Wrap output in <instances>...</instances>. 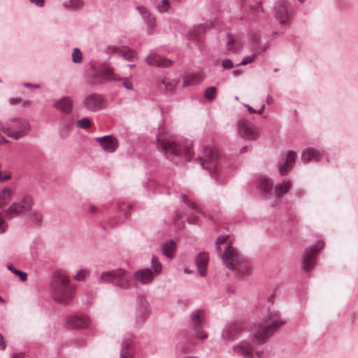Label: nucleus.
Returning <instances> with one entry per match:
<instances>
[{
    "instance_id": "obj_51",
    "label": "nucleus",
    "mask_w": 358,
    "mask_h": 358,
    "mask_svg": "<svg viewBox=\"0 0 358 358\" xmlns=\"http://www.w3.org/2000/svg\"><path fill=\"white\" fill-rule=\"evenodd\" d=\"M222 65L225 69H230L233 67V63L231 60L228 58H226L222 61Z\"/></svg>"
},
{
    "instance_id": "obj_28",
    "label": "nucleus",
    "mask_w": 358,
    "mask_h": 358,
    "mask_svg": "<svg viewBox=\"0 0 358 358\" xmlns=\"http://www.w3.org/2000/svg\"><path fill=\"white\" fill-rule=\"evenodd\" d=\"M162 254L168 259H173L175 256L176 245L173 240L166 241L161 245Z\"/></svg>"
},
{
    "instance_id": "obj_36",
    "label": "nucleus",
    "mask_w": 358,
    "mask_h": 358,
    "mask_svg": "<svg viewBox=\"0 0 358 358\" xmlns=\"http://www.w3.org/2000/svg\"><path fill=\"white\" fill-rule=\"evenodd\" d=\"M171 7L169 0H159L157 5V10L159 13H166Z\"/></svg>"
},
{
    "instance_id": "obj_2",
    "label": "nucleus",
    "mask_w": 358,
    "mask_h": 358,
    "mask_svg": "<svg viewBox=\"0 0 358 358\" xmlns=\"http://www.w3.org/2000/svg\"><path fill=\"white\" fill-rule=\"evenodd\" d=\"M215 249L222 263L228 268L234 271L238 278L243 279L250 275V262L241 256L228 242V236L220 235L217 238Z\"/></svg>"
},
{
    "instance_id": "obj_17",
    "label": "nucleus",
    "mask_w": 358,
    "mask_h": 358,
    "mask_svg": "<svg viewBox=\"0 0 358 358\" xmlns=\"http://www.w3.org/2000/svg\"><path fill=\"white\" fill-rule=\"evenodd\" d=\"M206 324L205 312L201 309L192 311L189 315V326L194 329L202 328Z\"/></svg>"
},
{
    "instance_id": "obj_37",
    "label": "nucleus",
    "mask_w": 358,
    "mask_h": 358,
    "mask_svg": "<svg viewBox=\"0 0 358 358\" xmlns=\"http://www.w3.org/2000/svg\"><path fill=\"white\" fill-rule=\"evenodd\" d=\"M7 268L11 271L12 273H15L16 275H18L21 280L24 281L27 278V273L25 272H23L22 271L16 269L12 264H8Z\"/></svg>"
},
{
    "instance_id": "obj_40",
    "label": "nucleus",
    "mask_w": 358,
    "mask_h": 358,
    "mask_svg": "<svg viewBox=\"0 0 358 358\" xmlns=\"http://www.w3.org/2000/svg\"><path fill=\"white\" fill-rule=\"evenodd\" d=\"M217 89L215 87H208L205 91V98L210 101H213L216 96Z\"/></svg>"
},
{
    "instance_id": "obj_35",
    "label": "nucleus",
    "mask_w": 358,
    "mask_h": 358,
    "mask_svg": "<svg viewBox=\"0 0 358 358\" xmlns=\"http://www.w3.org/2000/svg\"><path fill=\"white\" fill-rule=\"evenodd\" d=\"M151 266L154 275H159L162 271V264L157 257H152L151 259Z\"/></svg>"
},
{
    "instance_id": "obj_59",
    "label": "nucleus",
    "mask_w": 358,
    "mask_h": 358,
    "mask_svg": "<svg viewBox=\"0 0 358 358\" xmlns=\"http://www.w3.org/2000/svg\"><path fill=\"white\" fill-rule=\"evenodd\" d=\"M9 141L3 136L0 134V144L8 143Z\"/></svg>"
},
{
    "instance_id": "obj_14",
    "label": "nucleus",
    "mask_w": 358,
    "mask_h": 358,
    "mask_svg": "<svg viewBox=\"0 0 358 358\" xmlns=\"http://www.w3.org/2000/svg\"><path fill=\"white\" fill-rule=\"evenodd\" d=\"M136 323L140 324L150 313L149 303L144 295H138L136 300Z\"/></svg>"
},
{
    "instance_id": "obj_49",
    "label": "nucleus",
    "mask_w": 358,
    "mask_h": 358,
    "mask_svg": "<svg viewBox=\"0 0 358 358\" xmlns=\"http://www.w3.org/2000/svg\"><path fill=\"white\" fill-rule=\"evenodd\" d=\"M7 224L2 215V213H0V234H3L6 231L7 229Z\"/></svg>"
},
{
    "instance_id": "obj_25",
    "label": "nucleus",
    "mask_w": 358,
    "mask_h": 358,
    "mask_svg": "<svg viewBox=\"0 0 358 358\" xmlns=\"http://www.w3.org/2000/svg\"><path fill=\"white\" fill-rule=\"evenodd\" d=\"M208 263V254L205 252H200L195 258V264L199 275L204 276L206 273V266Z\"/></svg>"
},
{
    "instance_id": "obj_13",
    "label": "nucleus",
    "mask_w": 358,
    "mask_h": 358,
    "mask_svg": "<svg viewBox=\"0 0 358 358\" xmlns=\"http://www.w3.org/2000/svg\"><path fill=\"white\" fill-rule=\"evenodd\" d=\"M238 131L241 136L249 141H256L259 137V131L252 123L245 120L238 124Z\"/></svg>"
},
{
    "instance_id": "obj_52",
    "label": "nucleus",
    "mask_w": 358,
    "mask_h": 358,
    "mask_svg": "<svg viewBox=\"0 0 358 358\" xmlns=\"http://www.w3.org/2000/svg\"><path fill=\"white\" fill-rule=\"evenodd\" d=\"M121 80H122V85L124 87L129 90H131L133 89V84L131 81L126 78H122Z\"/></svg>"
},
{
    "instance_id": "obj_21",
    "label": "nucleus",
    "mask_w": 358,
    "mask_h": 358,
    "mask_svg": "<svg viewBox=\"0 0 358 358\" xmlns=\"http://www.w3.org/2000/svg\"><path fill=\"white\" fill-rule=\"evenodd\" d=\"M67 324L71 329L86 328L90 325V319L85 315H73L67 319Z\"/></svg>"
},
{
    "instance_id": "obj_15",
    "label": "nucleus",
    "mask_w": 358,
    "mask_h": 358,
    "mask_svg": "<svg viewBox=\"0 0 358 358\" xmlns=\"http://www.w3.org/2000/svg\"><path fill=\"white\" fill-rule=\"evenodd\" d=\"M96 141L99 143L102 149L108 153L114 152L119 145L117 139L111 135L98 137L96 138Z\"/></svg>"
},
{
    "instance_id": "obj_7",
    "label": "nucleus",
    "mask_w": 358,
    "mask_h": 358,
    "mask_svg": "<svg viewBox=\"0 0 358 358\" xmlns=\"http://www.w3.org/2000/svg\"><path fill=\"white\" fill-rule=\"evenodd\" d=\"M203 169L208 170L211 178L217 181L220 177L218 173L219 155L217 150L213 147H206L203 149V157L196 159Z\"/></svg>"
},
{
    "instance_id": "obj_18",
    "label": "nucleus",
    "mask_w": 358,
    "mask_h": 358,
    "mask_svg": "<svg viewBox=\"0 0 358 358\" xmlns=\"http://www.w3.org/2000/svg\"><path fill=\"white\" fill-rule=\"evenodd\" d=\"M137 10L144 22L148 26V33L152 34L156 26V20L155 16L144 6L138 5L137 6Z\"/></svg>"
},
{
    "instance_id": "obj_6",
    "label": "nucleus",
    "mask_w": 358,
    "mask_h": 358,
    "mask_svg": "<svg viewBox=\"0 0 358 358\" xmlns=\"http://www.w3.org/2000/svg\"><path fill=\"white\" fill-rule=\"evenodd\" d=\"M0 127L6 135L15 140L27 136L31 129L29 122L20 117L10 118L5 123L0 121Z\"/></svg>"
},
{
    "instance_id": "obj_33",
    "label": "nucleus",
    "mask_w": 358,
    "mask_h": 358,
    "mask_svg": "<svg viewBox=\"0 0 358 358\" xmlns=\"http://www.w3.org/2000/svg\"><path fill=\"white\" fill-rule=\"evenodd\" d=\"M100 72L103 78L106 80H117L113 69L108 65H103Z\"/></svg>"
},
{
    "instance_id": "obj_30",
    "label": "nucleus",
    "mask_w": 358,
    "mask_h": 358,
    "mask_svg": "<svg viewBox=\"0 0 358 358\" xmlns=\"http://www.w3.org/2000/svg\"><path fill=\"white\" fill-rule=\"evenodd\" d=\"M207 25H208V24H200L194 26L188 31L187 34H188L189 38L191 40L195 39L201 34H202L205 31L206 26H207Z\"/></svg>"
},
{
    "instance_id": "obj_53",
    "label": "nucleus",
    "mask_w": 358,
    "mask_h": 358,
    "mask_svg": "<svg viewBox=\"0 0 358 358\" xmlns=\"http://www.w3.org/2000/svg\"><path fill=\"white\" fill-rule=\"evenodd\" d=\"M7 343L3 336L0 333V350H4L6 348Z\"/></svg>"
},
{
    "instance_id": "obj_1",
    "label": "nucleus",
    "mask_w": 358,
    "mask_h": 358,
    "mask_svg": "<svg viewBox=\"0 0 358 358\" xmlns=\"http://www.w3.org/2000/svg\"><path fill=\"white\" fill-rule=\"evenodd\" d=\"M156 138L157 148L173 164H178L191 160L192 143L190 140L173 136L164 129H162L157 134Z\"/></svg>"
},
{
    "instance_id": "obj_56",
    "label": "nucleus",
    "mask_w": 358,
    "mask_h": 358,
    "mask_svg": "<svg viewBox=\"0 0 358 358\" xmlns=\"http://www.w3.org/2000/svg\"><path fill=\"white\" fill-rule=\"evenodd\" d=\"M21 99L19 97H11L9 99L8 102L10 105H15L20 102Z\"/></svg>"
},
{
    "instance_id": "obj_34",
    "label": "nucleus",
    "mask_w": 358,
    "mask_h": 358,
    "mask_svg": "<svg viewBox=\"0 0 358 358\" xmlns=\"http://www.w3.org/2000/svg\"><path fill=\"white\" fill-rule=\"evenodd\" d=\"M12 196V192L9 188H4L0 192V208L6 206Z\"/></svg>"
},
{
    "instance_id": "obj_4",
    "label": "nucleus",
    "mask_w": 358,
    "mask_h": 358,
    "mask_svg": "<svg viewBox=\"0 0 358 358\" xmlns=\"http://www.w3.org/2000/svg\"><path fill=\"white\" fill-rule=\"evenodd\" d=\"M50 289L52 299L56 303L66 306L73 301L75 288L62 273L56 272L53 275Z\"/></svg>"
},
{
    "instance_id": "obj_31",
    "label": "nucleus",
    "mask_w": 358,
    "mask_h": 358,
    "mask_svg": "<svg viewBox=\"0 0 358 358\" xmlns=\"http://www.w3.org/2000/svg\"><path fill=\"white\" fill-rule=\"evenodd\" d=\"M120 358H133V352L130 343L124 339L122 343V348L120 352Z\"/></svg>"
},
{
    "instance_id": "obj_62",
    "label": "nucleus",
    "mask_w": 358,
    "mask_h": 358,
    "mask_svg": "<svg viewBox=\"0 0 358 358\" xmlns=\"http://www.w3.org/2000/svg\"><path fill=\"white\" fill-rule=\"evenodd\" d=\"M273 102V96L271 95H268L266 97V103L268 104H271Z\"/></svg>"
},
{
    "instance_id": "obj_19",
    "label": "nucleus",
    "mask_w": 358,
    "mask_h": 358,
    "mask_svg": "<svg viewBox=\"0 0 358 358\" xmlns=\"http://www.w3.org/2000/svg\"><path fill=\"white\" fill-rule=\"evenodd\" d=\"M134 278L138 283L145 285L151 282L154 280L155 275L150 268H146L135 271Z\"/></svg>"
},
{
    "instance_id": "obj_3",
    "label": "nucleus",
    "mask_w": 358,
    "mask_h": 358,
    "mask_svg": "<svg viewBox=\"0 0 358 358\" xmlns=\"http://www.w3.org/2000/svg\"><path fill=\"white\" fill-rule=\"evenodd\" d=\"M286 324L280 313L275 310H268L267 315L260 322L255 323L250 329L256 344H264L276 330Z\"/></svg>"
},
{
    "instance_id": "obj_8",
    "label": "nucleus",
    "mask_w": 358,
    "mask_h": 358,
    "mask_svg": "<svg viewBox=\"0 0 358 358\" xmlns=\"http://www.w3.org/2000/svg\"><path fill=\"white\" fill-rule=\"evenodd\" d=\"M324 248V242L322 240L318 241L315 244L306 248L303 256V269L308 272L311 271L316 265L317 256Z\"/></svg>"
},
{
    "instance_id": "obj_57",
    "label": "nucleus",
    "mask_w": 358,
    "mask_h": 358,
    "mask_svg": "<svg viewBox=\"0 0 358 358\" xmlns=\"http://www.w3.org/2000/svg\"><path fill=\"white\" fill-rule=\"evenodd\" d=\"M244 106L248 109V112L250 114H255L257 112V110L254 109L252 106H250L249 104H244Z\"/></svg>"
},
{
    "instance_id": "obj_9",
    "label": "nucleus",
    "mask_w": 358,
    "mask_h": 358,
    "mask_svg": "<svg viewBox=\"0 0 358 358\" xmlns=\"http://www.w3.org/2000/svg\"><path fill=\"white\" fill-rule=\"evenodd\" d=\"M34 205V200L31 195L23 196L20 202L13 203L8 208L5 210L6 215L9 218H13L24 212L29 211Z\"/></svg>"
},
{
    "instance_id": "obj_41",
    "label": "nucleus",
    "mask_w": 358,
    "mask_h": 358,
    "mask_svg": "<svg viewBox=\"0 0 358 358\" xmlns=\"http://www.w3.org/2000/svg\"><path fill=\"white\" fill-rule=\"evenodd\" d=\"M162 84L164 86V89L166 92H173L178 84V81L172 80L171 81H162Z\"/></svg>"
},
{
    "instance_id": "obj_58",
    "label": "nucleus",
    "mask_w": 358,
    "mask_h": 358,
    "mask_svg": "<svg viewBox=\"0 0 358 358\" xmlns=\"http://www.w3.org/2000/svg\"><path fill=\"white\" fill-rule=\"evenodd\" d=\"M175 214H176V215H175V216H174V217H173V222H176V220H180V219L182 217V215H181V213H180L179 212L176 211Z\"/></svg>"
},
{
    "instance_id": "obj_39",
    "label": "nucleus",
    "mask_w": 358,
    "mask_h": 358,
    "mask_svg": "<svg viewBox=\"0 0 358 358\" xmlns=\"http://www.w3.org/2000/svg\"><path fill=\"white\" fill-rule=\"evenodd\" d=\"M72 61L76 64H80L83 61V53L78 48H75L73 50Z\"/></svg>"
},
{
    "instance_id": "obj_63",
    "label": "nucleus",
    "mask_w": 358,
    "mask_h": 358,
    "mask_svg": "<svg viewBox=\"0 0 358 358\" xmlns=\"http://www.w3.org/2000/svg\"><path fill=\"white\" fill-rule=\"evenodd\" d=\"M10 178H11V176H10V174L6 175V176H2V178H1V182L5 181V180H9Z\"/></svg>"
},
{
    "instance_id": "obj_61",
    "label": "nucleus",
    "mask_w": 358,
    "mask_h": 358,
    "mask_svg": "<svg viewBox=\"0 0 358 358\" xmlns=\"http://www.w3.org/2000/svg\"><path fill=\"white\" fill-rule=\"evenodd\" d=\"M265 109V105L263 104L262 106H261V108L258 110H257L256 113L259 114V115H262L263 113H264V110Z\"/></svg>"
},
{
    "instance_id": "obj_5",
    "label": "nucleus",
    "mask_w": 358,
    "mask_h": 358,
    "mask_svg": "<svg viewBox=\"0 0 358 358\" xmlns=\"http://www.w3.org/2000/svg\"><path fill=\"white\" fill-rule=\"evenodd\" d=\"M131 278L128 271L118 268L102 272L97 281L99 284H113L119 289L126 290L131 287Z\"/></svg>"
},
{
    "instance_id": "obj_11",
    "label": "nucleus",
    "mask_w": 358,
    "mask_h": 358,
    "mask_svg": "<svg viewBox=\"0 0 358 358\" xmlns=\"http://www.w3.org/2000/svg\"><path fill=\"white\" fill-rule=\"evenodd\" d=\"M107 106L106 98L99 94H87L83 101V106L90 112H96L105 108Z\"/></svg>"
},
{
    "instance_id": "obj_38",
    "label": "nucleus",
    "mask_w": 358,
    "mask_h": 358,
    "mask_svg": "<svg viewBox=\"0 0 358 358\" xmlns=\"http://www.w3.org/2000/svg\"><path fill=\"white\" fill-rule=\"evenodd\" d=\"M90 273V271L87 268H81L78 271L77 273L73 276V279L77 281H82Z\"/></svg>"
},
{
    "instance_id": "obj_29",
    "label": "nucleus",
    "mask_w": 358,
    "mask_h": 358,
    "mask_svg": "<svg viewBox=\"0 0 358 358\" xmlns=\"http://www.w3.org/2000/svg\"><path fill=\"white\" fill-rule=\"evenodd\" d=\"M292 186V182L288 180H283L276 185L273 188V194L277 197H281L287 193Z\"/></svg>"
},
{
    "instance_id": "obj_22",
    "label": "nucleus",
    "mask_w": 358,
    "mask_h": 358,
    "mask_svg": "<svg viewBox=\"0 0 358 358\" xmlns=\"http://www.w3.org/2000/svg\"><path fill=\"white\" fill-rule=\"evenodd\" d=\"M181 199L182 201L187 205V206L189 208L190 210V215L187 217L188 222L189 223L195 224L196 223V219L198 217V214H203L200 211V210L196 206V203L189 200L187 195L182 194L181 195Z\"/></svg>"
},
{
    "instance_id": "obj_32",
    "label": "nucleus",
    "mask_w": 358,
    "mask_h": 358,
    "mask_svg": "<svg viewBox=\"0 0 358 358\" xmlns=\"http://www.w3.org/2000/svg\"><path fill=\"white\" fill-rule=\"evenodd\" d=\"M44 243L41 239H34L30 246L31 255L34 257H37L39 254V252L44 249Z\"/></svg>"
},
{
    "instance_id": "obj_27",
    "label": "nucleus",
    "mask_w": 358,
    "mask_h": 358,
    "mask_svg": "<svg viewBox=\"0 0 358 358\" xmlns=\"http://www.w3.org/2000/svg\"><path fill=\"white\" fill-rule=\"evenodd\" d=\"M55 107L63 113L69 114L73 109V102L71 98L64 96L55 104Z\"/></svg>"
},
{
    "instance_id": "obj_46",
    "label": "nucleus",
    "mask_w": 358,
    "mask_h": 358,
    "mask_svg": "<svg viewBox=\"0 0 358 358\" xmlns=\"http://www.w3.org/2000/svg\"><path fill=\"white\" fill-rule=\"evenodd\" d=\"M296 159V153L295 152L292 150L288 151L285 156V160L284 162H287V164L294 162Z\"/></svg>"
},
{
    "instance_id": "obj_54",
    "label": "nucleus",
    "mask_w": 358,
    "mask_h": 358,
    "mask_svg": "<svg viewBox=\"0 0 358 358\" xmlns=\"http://www.w3.org/2000/svg\"><path fill=\"white\" fill-rule=\"evenodd\" d=\"M29 1L38 7H43L45 4V0H29Z\"/></svg>"
},
{
    "instance_id": "obj_43",
    "label": "nucleus",
    "mask_w": 358,
    "mask_h": 358,
    "mask_svg": "<svg viewBox=\"0 0 358 358\" xmlns=\"http://www.w3.org/2000/svg\"><path fill=\"white\" fill-rule=\"evenodd\" d=\"M227 50L229 51H235L238 48V45L234 41V40L232 38V36L229 33L227 34Z\"/></svg>"
},
{
    "instance_id": "obj_50",
    "label": "nucleus",
    "mask_w": 358,
    "mask_h": 358,
    "mask_svg": "<svg viewBox=\"0 0 358 358\" xmlns=\"http://www.w3.org/2000/svg\"><path fill=\"white\" fill-rule=\"evenodd\" d=\"M195 336L200 340L206 339L208 337V334L206 331L199 330V329H195Z\"/></svg>"
},
{
    "instance_id": "obj_12",
    "label": "nucleus",
    "mask_w": 358,
    "mask_h": 358,
    "mask_svg": "<svg viewBox=\"0 0 358 358\" xmlns=\"http://www.w3.org/2000/svg\"><path fill=\"white\" fill-rule=\"evenodd\" d=\"M252 336V341H241L234 345L232 350L234 355L243 358H252L254 356V347L259 345L254 342V337Z\"/></svg>"
},
{
    "instance_id": "obj_20",
    "label": "nucleus",
    "mask_w": 358,
    "mask_h": 358,
    "mask_svg": "<svg viewBox=\"0 0 358 358\" xmlns=\"http://www.w3.org/2000/svg\"><path fill=\"white\" fill-rule=\"evenodd\" d=\"M242 327L238 322L227 324L222 332V337L225 340H234L241 331Z\"/></svg>"
},
{
    "instance_id": "obj_23",
    "label": "nucleus",
    "mask_w": 358,
    "mask_h": 358,
    "mask_svg": "<svg viewBox=\"0 0 358 358\" xmlns=\"http://www.w3.org/2000/svg\"><path fill=\"white\" fill-rule=\"evenodd\" d=\"M261 192L266 197H271L273 194V180L267 176H261L258 180Z\"/></svg>"
},
{
    "instance_id": "obj_26",
    "label": "nucleus",
    "mask_w": 358,
    "mask_h": 358,
    "mask_svg": "<svg viewBox=\"0 0 358 358\" xmlns=\"http://www.w3.org/2000/svg\"><path fill=\"white\" fill-rule=\"evenodd\" d=\"M203 80L202 72L191 73L183 78V87L199 84Z\"/></svg>"
},
{
    "instance_id": "obj_48",
    "label": "nucleus",
    "mask_w": 358,
    "mask_h": 358,
    "mask_svg": "<svg viewBox=\"0 0 358 358\" xmlns=\"http://www.w3.org/2000/svg\"><path fill=\"white\" fill-rule=\"evenodd\" d=\"M255 57H256L255 54L245 57L243 58V59L242 60V62L241 63H239L238 65H240V64L245 65V64L252 63L255 60Z\"/></svg>"
},
{
    "instance_id": "obj_44",
    "label": "nucleus",
    "mask_w": 358,
    "mask_h": 358,
    "mask_svg": "<svg viewBox=\"0 0 358 358\" xmlns=\"http://www.w3.org/2000/svg\"><path fill=\"white\" fill-rule=\"evenodd\" d=\"M90 126V120L87 117L78 120L76 122V127L78 128L88 129Z\"/></svg>"
},
{
    "instance_id": "obj_47",
    "label": "nucleus",
    "mask_w": 358,
    "mask_h": 358,
    "mask_svg": "<svg viewBox=\"0 0 358 358\" xmlns=\"http://www.w3.org/2000/svg\"><path fill=\"white\" fill-rule=\"evenodd\" d=\"M68 3L69 4L71 8H80L83 6V0H69Z\"/></svg>"
},
{
    "instance_id": "obj_16",
    "label": "nucleus",
    "mask_w": 358,
    "mask_h": 358,
    "mask_svg": "<svg viewBox=\"0 0 358 358\" xmlns=\"http://www.w3.org/2000/svg\"><path fill=\"white\" fill-rule=\"evenodd\" d=\"M325 155V152L322 149H317L315 148H306L301 152V159L303 162H319Z\"/></svg>"
},
{
    "instance_id": "obj_10",
    "label": "nucleus",
    "mask_w": 358,
    "mask_h": 358,
    "mask_svg": "<svg viewBox=\"0 0 358 358\" xmlns=\"http://www.w3.org/2000/svg\"><path fill=\"white\" fill-rule=\"evenodd\" d=\"M275 14L280 23L287 24L292 19L294 10L288 0H278L275 6Z\"/></svg>"
},
{
    "instance_id": "obj_45",
    "label": "nucleus",
    "mask_w": 358,
    "mask_h": 358,
    "mask_svg": "<svg viewBox=\"0 0 358 358\" xmlns=\"http://www.w3.org/2000/svg\"><path fill=\"white\" fill-rule=\"evenodd\" d=\"M127 61H134L136 59V53L132 50H128L120 55Z\"/></svg>"
},
{
    "instance_id": "obj_64",
    "label": "nucleus",
    "mask_w": 358,
    "mask_h": 358,
    "mask_svg": "<svg viewBox=\"0 0 358 358\" xmlns=\"http://www.w3.org/2000/svg\"><path fill=\"white\" fill-rule=\"evenodd\" d=\"M12 358H23V356L20 354H14L13 355Z\"/></svg>"
},
{
    "instance_id": "obj_24",
    "label": "nucleus",
    "mask_w": 358,
    "mask_h": 358,
    "mask_svg": "<svg viewBox=\"0 0 358 358\" xmlns=\"http://www.w3.org/2000/svg\"><path fill=\"white\" fill-rule=\"evenodd\" d=\"M148 64L157 67H169L173 62L158 56L156 54H150L146 57Z\"/></svg>"
},
{
    "instance_id": "obj_60",
    "label": "nucleus",
    "mask_w": 358,
    "mask_h": 358,
    "mask_svg": "<svg viewBox=\"0 0 358 358\" xmlns=\"http://www.w3.org/2000/svg\"><path fill=\"white\" fill-rule=\"evenodd\" d=\"M192 348V346H188V347H182V351L184 352H191Z\"/></svg>"
},
{
    "instance_id": "obj_55",
    "label": "nucleus",
    "mask_w": 358,
    "mask_h": 358,
    "mask_svg": "<svg viewBox=\"0 0 358 358\" xmlns=\"http://www.w3.org/2000/svg\"><path fill=\"white\" fill-rule=\"evenodd\" d=\"M22 85L27 88H34L38 89L40 88V85L38 84H32L30 83H24Z\"/></svg>"
},
{
    "instance_id": "obj_42",
    "label": "nucleus",
    "mask_w": 358,
    "mask_h": 358,
    "mask_svg": "<svg viewBox=\"0 0 358 358\" xmlns=\"http://www.w3.org/2000/svg\"><path fill=\"white\" fill-rule=\"evenodd\" d=\"M292 169V166L285 162L279 163V172L281 175H285L289 173Z\"/></svg>"
}]
</instances>
